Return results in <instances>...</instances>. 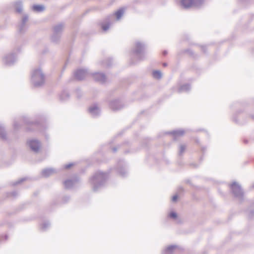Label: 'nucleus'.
I'll list each match as a JSON object with an SVG mask.
<instances>
[{"mask_svg":"<svg viewBox=\"0 0 254 254\" xmlns=\"http://www.w3.org/2000/svg\"><path fill=\"white\" fill-rule=\"evenodd\" d=\"M201 0H181V3L185 8H190L200 3Z\"/></svg>","mask_w":254,"mask_h":254,"instance_id":"1","label":"nucleus"},{"mask_svg":"<svg viewBox=\"0 0 254 254\" xmlns=\"http://www.w3.org/2000/svg\"><path fill=\"white\" fill-rule=\"evenodd\" d=\"M31 148L34 151H37L40 148L39 142L37 140H32L29 142Z\"/></svg>","mask_w":254,"mask_h":254,"instance_id":"2","label":"nucleus"},{"mask_svg":"<svg viewBox=\"0 0 254 254\" xmlns=\"http://www.w3.org/2000/svg\"><path fill=\"white\" fill-rule=\"evenodd\" d=\"M33 9L34 11L40 12L44 10V7L41 5H35L33 6Z\"/></svg>","mask_w":254,"mask_h":254,"instance_id":"3","label":"nucleus"},{"mask_svg":"<svg viewBox=\"0 0 254 254\" xmlns=\"http://www.w3.org/2000/svg\"><path fill=\"white\" fill-rule=\"evenodd\" d=\"M177 249L176 246H170L168 247L166 249V251L167 253H171L173 251L176 250Z\"/></svg>","mask_w":254,"mask_h":254,"instance_id":"4","label":"nucleus"},{"mask_svg":"<svg viewBox=\"0 0 254 254\" xmlns=\"http://www.w3.org/2000/svg\"><path fill=\"white\" fill-rule=\"evenodd\" d=\"M124 13V11L122 9L117 11L115 13V15L118 19H120Z\"/></svg>","mask_w":254,"mask_h":254,"instance_id":"5","label":"nucleus"},{"mask_svg":"<svg viewBox=\"0 0 254 254\" xmlns=\"http://www.w3.org/2000/svg\"><path fill=\"white\" fill-rule=\"evenodd\" d=\"M153 75L154 78L159 79L161 77V73L159 71H154L153 72Z\"/></svg>","mask_w":254,"mask_h":254,"instance_id":"6","label":"nucleus"},{"mask_svg":"<svg viewBox=\"0 0 254 254\" xmlns=\"http://www.w3.org/2000/svg\"><path fill=\"white\" fill-rule=\"evenodd\" d=\"M84 73H85V71L83 70L80 69L76 71V76L77 78L79 79L80 78L78 77V75L80 74H84Z\"/></svg>","mask_w":254,"mask_h":254,"instance_id":"7","label":"nucleus"},{"mask_svg":"<svg viewBox=\"0 0 254 254\" xmlns=\"http://www.w3.org/2000/svg\"><path fill=\"white\" fill-rule=\"evenodd\" d=\"M186 146L185 145H181V146L180 147V154H182L186 150Z\"/></svg>","mask_w":254,"mask_h":254,"instance_id":"8","label":"nucleus"},{"mask_svg":"<svg viewBox=\"0 0 254 254\" xmlns=\"http://www.w3.org/2000/svg\"><path fill=\"white\" fill-rule=\"evenodd\" d=\"M169 216L171 218L175 219L177 217V214L174 212H172L170 213Z\"/></svg>","mask_w":254,"mask_h":254,"instance_id":"9","label":"nucleus"},{"mask_svg":"<svg viewBox=\"0 0 254 254\" xmlns=\"http://www.w3.org/2000/svg\"><path fill=\"white\" fill-rule=\"evenodd\" d=\"M178 198V196L177 195H175L172 197V201L174 202H176Z\"/></svg>","mask_w":254,"mask_h":254,"instance_id":"10","label":"nucleus"},{"mask_svg":"<svg viewBox=\"0 0 254 254\" xmlns=\"http://www.w3.org/2000/svg\"><path fill=\"white\" fill-rule=\"evenodd\" d=\"M109 28V26L108 25H107L106 26H103V29L104 30H106L107 29H108Z\"/></svg>","mask_w":254,"mask_h":254,"instance_id":"11","label":"nucleus"},{"mask_svg":"<svg viewBox=\"0 0 254 254\" xmlns=\"http://www.w3.org/2000/svg\"><path fill=\"white\" fill-rule=\"evenodd\" d=\"M68 182H69L68 181L65 182H64L65 185H66L67 184V183Z\"/></svg>","mask_w":254,"mask_h":254,"instance_id":"12","label":"nucleus"},{"mask_svg":"<svg viewBox=\"0 0 254 254\" xmlns=\"http://www.w3.org/2000/svg\"><path fill=\"white\" fill-rule=\"evenodd\" d=\"M236 186L237 185H235V184H233V185H232V187H234V186Z\"/></svg>","mask_w":254,"mask_h":254,"instance_id":"13","label":"nucleus"},{"mask_svg":"<svg viewBox=\"0 0 254 254\" xmlns=\"http://www.w3.org/2000/svg\"><path fill=\"white\" fill-rule=\"evenodd\" d=\"M163 65H164V66H166V64H163Z\"/></svg>","mask_w":254,"mask_h":254,"instance_id":"14","label":"nucleus"},{"mask_svg":"<svg viewBox=\"0 0 254 254\" xmlns=\"http://www.w3.org/2000/svg\"><path fill=\"white\" fill-rule=\"evenodd\" d=\"M69 167V166H68L66 167V168H68Z\"/></svg>","mask_w":254,"mask_h":254,"instance_id":"15","label":"nucleus"},{"mask_svg":"<svg viewBox=\"0 0 254 254\" xmlns=\"http://www.w3.org/2000/svg\"><path fill=\"white\" fill-rule=\"evenodd\" d=\"M164 55H166V52H164Z\"/></svg>","mask_w":254,"mask_h":254,"instance_id":"16","label":"nucleus"},{"mask_svg":"<svg viewBox=\"0 0 254 254\" xmlns=\"http://www.w3.org/2000/svg\"><path fill=\"white\" fill-rule=\"evenodd\" d=\"M17 11L19 12L20 11V10L17 9Z\"/></svg>","mask_w":254,"mask_h":254,"instance_id":"17","label":"nucleus"}]
</instances>
